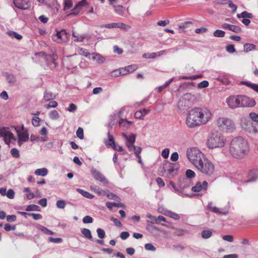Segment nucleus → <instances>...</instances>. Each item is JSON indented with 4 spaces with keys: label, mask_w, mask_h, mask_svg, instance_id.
<instances>
[{
    "label": "nucleus",
    "mask_w": 258,
    "mask_h": 258,
    "mask_svg": "<svg viewBox=\"0 0 258 258\" xmlns=\"http://www.w3.org/2000/svg\"><path fill=\"white\" fill-rule=\"evenodd\" d=\"M211 117V113L207 108L195 107L189 111L186 118V124L192 128L206 124Z\"/></svg>",
    "instance_id": "f257e3e1"
},
{
    "label": "nucleus",
    "mask_w": 258,
    "mask_h": 258,
    "mask_svg": "<svg viewBox=\"0 0 258 258\" xmlns=\"http://www.w3.org/2000/svg\"><path fill=\"white\" fill-rule=\"evenodd\" d=\"M249 150L247 141L242 137H235L230 142L229 152L235 158H242L249 152Z\"/></svg>",
    "instance_id": "f03ea898"
},
{
    "label": "nucleus",
    "mask_w": 258,
    "mask_h": 258,
    "mask_svg": "<svg viewBox=\"0 0 258 258\" xmlns=\"http://www.w3.org/2000/svg\"><path fill=\"white\" fill-rule=\"evenodd\" d=\"M226 103L231 109L239 107H251L255 105L254 99L245 95H232L226 99Z\"/></svg>",
    "instance_id": "7ed1b4c3"
},
{
    "label": "nucleus",
    "mask_w": 258,
    "mask_h": 258,
    "mask_svg": "<svg viewBox=\"0 0 258 258\" xmlns=\"http://www.w3.org/2000/svg\"><path fill=\"white\" fill-rule=\"evenodd\" d=\"M186 156L195 167L205 158L204 154L197 148L188 149L186 151Z\"/></svg>",
    "instance_id": "20e7f679"
},
{
    "label": "nucleus",
    "mask_w": 258,
    "mask_h": 258,
    "mask_svg": "<svg viewBox=\"0 0 258 258\" xmlns=\"http://www.w3.org/2000/svg\"><path fill=\"white\" fill-rule=\"evenodd\" d=\"M196 167L198 170L206 175H211L214 173L215 170L214 164L205 157Z\"/></svg>",
    "instance_id": "39448f33"
},
{
    "label": "nucleus",
    "mask_w": 258,
    "mask_h": 258,
    "mask_svg": "<svg viewBox=\"0 0 258 258\" xmlns=\"http://www.w3.org/2000/svg\"><path fill=\"white\" fill-rule=\"evenodd\" d=\"M224 144V137L218 133H213L207 142V146L210 149L222 147Z\"/></svg>",
    "instance_id": "423d86ee"
},
{
    "label": "nucleus",
    "mask_w": 258,
    "mask_h": 258,
    "mask_svg": "<svg viewBox=\"0 0 258 258\" xmlns=\"http://www.w3.org/2000/svg\"><path fill=\"white\" fill-rule=\"evenodd\" d=\"M218 126L220 129L226 132H232L235 129L233 122L227 118H221L218 120Z\"/></svg>",
    "instance_id": "0eeeda50"
},
{
    "label": "nucleus",
    "mask_w": 258,
    "mask_h": 258,
    "mask_svg": "<svg viewBox=\"0 0 258 258\" xmlns=\"http://www.w3.org/2000/svg\"><path fill=\"white\" fill-rule=\"evenodd\" d=\"M191 99L192 95L191 94L186 93L184 94L178 101V108L181 111L187 110L190 105V100Z\"/></svg>",
    "instance_id": "6e6552de"
},
{
    "label": "nucleus",
    "mask_w": 258,
    "mask_h": 258,
    "mask_svg": "<svg viewBox=\"0 0 258 258\" xmlns=\"http://www.w3.org/2000/svg\"><path fill=\"white\" fill-rule=\"evenodd\" d=\"M1 137L4 138V141L6 144L7 145L10 144L11 140L14 141L16 140L14 134L5 127H3L0 129V138Z\"/></svg>",
    "instance_id": "1a4fd4ad"
},
{
    "label": "nucleus",
    "mask_w": 258,
    "mask_h": 258,
    "mask_svg": "<svg viewBox=\"0 0 258 258\" xmlns=\"http://www.w3.org/2000/svg\"><path fill=\"white\" fill-rule=\"evenodd\" d=\"M178 168L174 164L166 162L163 165V171L167 173L169 175L173 177L177 174Z\"/></svg>",
    "instance_id": "9d476101"
},
{
    "label": "nucleus",
    "mask_w": 258,
    "mask_h": 258,
    "mask_svg": "<svg viewBox=\"0 0 258 258\" xmlns=\"http://www.w3.org/2000/svg\"><path fill=\"white\" fill-rule=\"evenodd\" d=\"M91 173L93 177L96 180H98L104 184H107L108 181L105 176L98 170L95 168L91 169Z\"/></svg>",
    "instance_id": "9b49d317"
},
{
    "label": "nucleus",
    "mask_w": 258,
    "mask_h": 258,
    "mask_svg": "<svg viewBox=\"0 0 258 258\" xmlns=\"http://www.w3.org/2000/svg\"><path fill=\"white\" fill-rule=\"evenodd\" d=\"M16 7L22 10H27L30 7L31 3L28 0H13Z\"/></svg>",
    "instance_id": "f8f14e48"
},
{
    "label": "nucleus",
    "mask_w": 258,
    "mask_h": 258,
    "mask_svg": "<svg viewBox=\"0 0 258 258\" xmlns=\"http://www.w3.org/2000/svg\"><path fill=\"white\" fill-rule=\"evenodd\" d=\"M207 209L211 210L214 213L222 215H226L228 213V211L227 210L220 209L215 206H213V203L212 202L209 203L207 206Z\"/></svg>",
    "instance_id": "ddd939ff"
},
{
    "label": "nucleus",
    "mask_w": 258,
    "mask_h": 258,
    "mask_svg": "<svg viewBox=\"0 0 258 258\" xmlns=\"http://www.w3.org/2000/svg\"><path fill=\"white\" fill-rule=\"evenodd\" d=\"M208 187V182L206 181L203 182L198 181L196 185L191 187V190L194 192L206 191Z\"/></svg>",
    "instance_id": "4468645a"
},
{
    "label": "nucleus",
    "mask_w": 258,
    "mask_h": 258,
    "mask_svg": "<svg viewBox=\"0 0 258 258\" xmlns=\"http://www.w3.org/2000/svg\"><path fill=\"white\" fill-rule=\"evenodd\" d=\"M258 178V169L253 168L248 172L247 179L245 182H254Z\"/></svg>",
    "instance_id": "2eb2a0df"
},
{
    "label": "nucleus",
    "mask_w": 258,
    "mask_h": 258,
    "mask_svg": "<svg viewBox=\"0 0 258 258\" xmlns=\"http://www.w3.org/2000/svg\"><path fill=\"white\" fill-rule=\"evenodd\" d=\"M221 27L223 29L229 30L236 33H239L241 31V29L240 27L227 23L223 24Z\"/></svg>",
    "instance_id": "dca6fc26"
},
{
    "label": "nucleus",
    "mask_w": 258,
    "mask_h": 258,
    "mask_svg": "<svg viewBox=\"0 0 258 258\" xmlns=\"http://www.w3.org/2000/svg\"><path fill=\"white\" fill-rule=\"evenodd\" d=\"M19 140H22L24 142H27L29 139V134L27 131L21 132L18 129L16 128Z\"/></svg>",
    "instance_id": "f3484780"
},
{
    "label": "nucleus",
    "mask_w": 258,
    "mask_h": 258,
    "mask_svg": "<svg viewBox=\"0 0 258 258\" xmlns=\"http://www.w3.org/2000/svg\"><path fill=\"white\" fill-rule=\"evenodd\" d=\"M85 3V0H83L82 1L78 3L73 9L72 10L70 15H78L80 10H81L84 4Z\"/></svg>",
    "instance_id": "a211bd4d"
},
{
    "label": "nucleus",
    "mask_w": 258,
    "mask_h": 258,
    "mask_svg": "<svg viewBox=\"0 0 258 258\" xmlns=\"http://www.w3.org/2000/svg\"><path fill=\"white\" fill-rule=\"evenodd\" d=\"M119 126L123 130H126L129 128L132 124L131 121H128L126 119H121L119 121Z\"/></svg>",
    "instance_id": "6ab92c4d"
},
{
    "label": "nucleus",
    "mask_w": 258,
    "mask_h": 258,
    "mask_svg": "<svg viewBox=\"0 0 258 258\" xmlns=\"http://www.w3.org/2000/svg\"><path fill=\"white\" fill-rule=\"evenodd\" d=\"M146 229L151 233H154L156 231H161V230L157 226L154 225L152 222L147 221Z\"/></svg>",
    "instance_id": "aec40b11"
},
{
    "label": "nucleus",
    "mask_w": 258,
    "mask_h": 258,
    "mask_svg": "<svg viewBox=\"0 0 258 258\" xmlns=\"http://www.w3.org/2000/svg\"><path fill=\"white\" fill-rule=\"evenodd\" d=\"M191 185L190 179L188 178H183L182 181H180L179 187L182 189L186 188Z\"/></svg>",
    "instance_id": "412c9836"
},
{
    "label": "nucleus",
    "mask_w": 258,
    "mask_h": 258,
    "mask_svg": "<svg viewBox=\"0 0 258 258\" xmlns=\"http://www.w3.org/2000/svg\"><path fill=\"white\" fill-rule=\"evenodd\" d=\"M4 76L6 77L10 86H13L15 83L16 79L13 75L9 73H5Z\"/></svg>",
    "instance_id": "4be33fe9"
},
{
    "label": "nucleus",
    "mask_w": 258,
    "mask_h": 258,
    "mask_svg": "<svg viewBox=\"0 0 258 258\" xmlns=\"http://www.w3.org/2000/svg\"><path fill=\"white\" fill-rule=\"evenodd\" d=\"M108 140H105L104 141V143L107 146L111 147L112 148L115 145L114 138L112 135H111L109 132L107 133Z\"/></svg>",
    "instance_id": "5701e85b"
},
{
    "label": "nucleus",
    "mask_w": 258,
    "mask_h": 258,
    "mask_svg": "<svg viewBox=\"0 0 258 258\" xmlns=\"http://www.w3.org/2000/svg\"><path fill=\"white\" fill-rule=\"evenodd\" d=\"M55 97H56L55 95L53 94L50 91H48L46 90L44 92L43 99L46 101H51V100L55 99Z\"/></svg>",
    "instance_id": "b1692460"
},
{
    "label": "nucleus",
    "mask_w": 258,
    "mask_h": 258,
    "mask_svg": "<svg viewBox=\"0 0 258 258\" xmlns=\"http://www.w3.org/2000/svg\"><path fill=\"white\" fill-rule=\"evenodd\" d=\"M240 84L241 85H245V86L251 88L255 91L258 92V84L251 83L249 82H247V81H241V82H240Z\"/></svg>",
    "instance_id": "393cba45"
},
{
    "label": "nucleus",
    "mask_w": 258,
    "mask_h": 258,
    "mask_svg": "<svg viewBox=\"0 0 258 258\" xmlns=\"http://www.w3.org/2000/svg\"><path fill=\"white\" fill-rule=\"evenodd\" d=\"M93 59L96 61L98 63H103L105 61V58L99 53L93 54Z\"/></svg>",
    "instance_id": "a878e982"
},
{
    "label": "nucleus",
    "mask_w": 258,
    "mask_h": 258,
    "mask_svg": "<svg viewBox=\"0 0 258 258\" xmlns=\"http://www.w3.org/2000/svg\"><path fill=\"white\" fill-rule=\"evenodd\" d=\"M123 137L126 139V143H135L136 141V135L131 134L130 136H127L125 133L122 134Z\"/></svg>",
    "instance_id": "bb28decb"
},
{
    "label": "nucleus",
    "mask_w": 258,
    "mask_h": 258,
    "mask_svg": "<svg viewBox=\"0 0 258 258\" xmlns=\"http://www.w3.org/2000/svg\"><path fill=\"white\" fill-rule=\"evenodd\" d=\"M36 228H37V229L40 230V231H41L42 232H43L44 234H45L46 235H53L54 234L53 232L49 230L48 229H47V228H46L45 227H44L41 225L38 224L36 226Z\"/></svg>",
    "instance_id": "cd10ccee"
},
{
    "label": "nucleus",
    "mask_w": 258,
    "mask_h": 258,
    "mask_svg": "<svg viewBox=\"0 0 258 258\" xmlns=\"http://www.w3.org/2000/svg\"><path fill=\"white\" fill-rule=\"evenodd\" d=\"M106 206L109 209H112L113 207H124V204L121 203H113L107 202L106 203Z\"/></svg>",
    "instance_id": "c85d7f7f"
},
{
    "label": "nucleus",
    "mask_w": 258,
    "mask_h": 258,
    "mask_svg": "<svg viewBox=\"0 0 258 258\" xmlns=\"http://www.w3.org/2000/svg\"><path fill=\"white\" fill-rule=\"evenodd\" d=\"M34 173L36 175L45 176L48 173V170L45 168L37 169L35 170Z\"/></svg>",
    "instance_id": "c756f323"
},
{
    "label": "nucleus",
    "mask_w": 258,
    "mask_h": 258,
    "mask_svg": "<svg viewBox=\"0 0 258 258\" xmlns=\"http://www.w3.org/2000/svg\"><path fill=\"white\" fill-rule=\"evenodd\" d=\"M77 191L79 193L81 194L84 197L88 198L89 199H92L94 197V196L93 195L90 194L88 191L84 190L82 189L77 188Z\"/></svg>",
    "instance_id": "7c9ffc66"
},
{
    "label": "nucleus",
    "mask_w": 258,
    "mask_h": 258,
    "mask_svg": "<svg viewBox=\"0 0 258 258\" xmlns=\"http://www.w3.org/2000/svg\"><path fill=\"white\" fill-rule=\"evenodd\" d=\"M25 210L28 212H30V211L40 212L41 211V209H40V208L38 206H37L36 205L32 204V205H28L26 207Z\"/></svg>",
    "instance_id": "2f4dec72"
},
{
    "label": "nucleus",
    "mask_w": 258,
    "mask_h": 258,
    "mask_svg": "<svg viewBox=\"0 0 258 258\" xmlns=\"http://www.w3.org/2000/svg\"><path fill=\"white\" fill-rule=\"evenodd\" d=\"M244 51L248 52L249 51L256 49V46L253 44L245 43L243 45Z\"/></svg>",
    "instance_id": "473e14b6"
},
{
    "label": "nucleus",
    "mask_w": 258,
    "mask_h": 258,
    "mask_svg": "<svg viewBox=\"0 0 258 258\" xmlns=\"http://www.w3.org/2000/svg\"><path fill=\"white\" fill-rule=\"evenodd\" d=\"M81 232L86 238L93 240L91 232L89 229L85 228H83L81 230Z\"/></svg>",
    "instance_id": "72a5a7b5"
},
{
    "label": "nucleus",
    "mask_w": 258,
    "mask_h": 258,
    "mask_svg": "<svg viewBox=\"0 0 258 258\" xmlns=\"http://www.w3.org/2000/svg\"><path fill=\"white\" fill-rule=\"evenodd\" d=\"M91 189L99 195H105L106 191L102 190L101 188L97 185H93L91 186Z\"/></svg>",
    "instance_id": "f704fd0d"
},
{
    "label": "nucleus",
    "mask_w": 258,
    "mask_h": 258,
    "mask_svg": "<svg viewBox=\"0 0 258 258\" xmlns=\"http://www.w3.org/2000/svg\"><path fill=\"white\" fill-rule=\"evenodd\" d=\"M166 213H164L166 215L169 216L170 217L175 219L178 220L180 218L179 216L176 214V213L173 212L171 211L166 210L165 211Z\"/></svg>",
    "instance_id": "c9c22d12"
},
{
    "label": "nucleus",
    "mask_w": 258,
    "mask_h": 258,
    "mask_svg": "<svg viewBox=\"0 0 258 258\" xmlns=\"http://www.w3.org/2000/svg\"><path fill=\"white\" fill-rule=\"evenodd\" d=\"M52 38L53 41H56L57 43H61L63 41L60 31H57L56 34L52 36Z\"/></svg>",
    "instance_id": "e433bc0d"
},
{
    "label": "nucleus",
    "mask_w": 258,
    "mask_h": 258,
    "mask_svg": "<svg viewBox=\"0 0 258 258\" xmlns=\"http://www.w3.org/2000/svg\"><path fill=\"white\" fill-rule=\"evenodd\" d=\"M8 35L12 37L15 38L18 40H21L22 38V36L17 32L13 31H10L7 33Z\"/></svg>",
    "instance_id": "4c0bfd02"
},
{
    "label": "nucleus",
    "mask_w": 258,
    "mask_h": 258,
    "mask_svg": "<svg viewBox=\"0 0 258 258\" xmlns=\"http://www.w3.org/2000/svg\"><path fill=\"white\" fill-rule=\"evenodd\" d=\"M49 116L50 118L52 120H56L59 117V113L55 110L50 111L49 113Z\"/></svg>",
    "instance_id": "58836bf2"
},
{
    "label": "nucleus",
    "mask_w": 258,
    "mask_h": 258,
    "mask_svg": "<svg viewBox=\"0 0 258 258\" xmlns=\"http://www.w3.org/2000/svg\"><path fill=\"white\" fill-rule=\"evenodd\" d=\"M212 233L210 230H205L201 233V236L204 239H208L212 236Z\"/></svg>",
    "instance_id": "ea45409f"
},
{
    "label": "nucleus",
    "mask_w": 258,
    "mask_h": 258,
    "mask_svg": "<svg viewBox=\"0 0 258 258\" xmlns=\"http://www.w3.org/2000/svg\"><path fill=\"white\" fill-rule=\"evenodd\" d=\"M63 10L66 11L73 6V2L72 0H64L63 3Z\"/></svg>",
    "instance_id": "a19ab883"
},
{
    "label": "nucleus",
    "mask_w": 258,
    "mask_h": 258,
    "mask_svg": "<svg viewBox=\"0 0 258 258\" xmlns=\"http://www.w3.org/2000/svg\"><path fill=\"white\" fill-rule=\"evenodd\" d=\"M225 34V31L221 30H216L213 33L214 36L216 37H223Z\"/></svg>",
    "instance_id": "79ce46f5"
},
{
    "label": "nucleus",
    "mask_w": 258,
    "mask_h": 258,
    "mask_svg": "<svg viewBox=\"0 0 258 258\" xmlns=\"http://www.w3.org/2000/svg\"><path fill=\"white\" fill-rule=\"evenodd\" d=\"M113 8L115 12L119 15H122L123 13V7L121 5H114Z\"/></svg>",
    "instance_id": "37998d69"
},
{
    "label": "nucleus",
    "mask_w": 258,
    "mask_h": 258,
    "mask_svg": "<svg viewBox=\"0 0 258 258\" xmlns=\"http://www.w3.org/2000/svg\"><path fill=\"white\" fill-rule=\"evenodd\" d=\"M246 130L250 133L252 134H256L257 133V128L252 125V124H249L247 125V127L246 128Z\"/></svg>",
    "instance_id": "c03bdc74"
},
{
    "label": "nucleus",
    "mask_w": 258,
    "mask_h": 258,
    "mask_svg": "<svg viewBox=\"0 0 258 258\" xmlns=\"http://www.w3.org/2000/svg\"><path fill=\"white\" fill-rule=\"evenodd\" d=\"M58 103L55 101H51L48 104L44 105L45 108L49 109L51 108H55L57 106Z\"/></svg>",
    "instance_id": "a18cd8bd"
},
{
    "label": "nucleus",
    "mask_w": 258,
    "mask_h": 258,
    "mask_svg": "<svg viewBox=\"0 0 258 258\" xmlns=\"http://www.w3.org/2000/svg\"><path fill=\"white\" fill-rule=\"evenodd\" d=\"M66 203L64 200H59L56 202V206L59 209H64L66 207Z\"/></svg>",
    "instance_id": "49530a36"
},
{
    "label": "nucleus",
    "mask_w": 258,
    "mask_h": 258,
    "mask_svg": "<svg viewBox=\"0 0 258 258\" xmlns=\"http://www.w3.org/2000/svg\"><path fill=\"white\" fill-rule=\"evenodd\" d=\"M11 154L12 156L15 158H19L20 157L19 151L17 148H14L12 149Z\"/></svg>",
    "instance_id": "de8ad7c7"
},
{
    "label": "nucleus",
    "mask_w": 258,
    "mask_h": 258,
    "mask_svg": "<svg viewBox=\"0 0 258 258\" xmlns=\"http://www.w3.org/2000/svg\"><path fill=\"white\" fill-rule=\"evenodd\" d=\"M141 151L142 148L140 147L135 146V147L133 149V151L134 152L135 154L138 159H140L141 158V156L140 155V154L141 153Z\"/></svg>",
    "instance_id": "09e8293b"
},
{
    "label": "nucleus",
    "mask_w": 258,
    "mask_h": 258,
    "mask_svg": "<svg viewBox=\"0 0 258 258\" xmlns=\"http://www.w3.org/2000/svg\"><path fill=\"white\" fill-rule=\"evenodd\" d=\"M107 197L110 200H113L116 201H118L120 200V198L115 194H114L113 193L110 192L108 194L106 195Z\"/></svg>",
    "instance_id": "8fccbe9b"
},
{
    "label": "nucleus",
    "mask_w": 258,
    "mask_h": 258,
    "mask_svg": "<svg viewBox=\"0 0 258 258\" xmlns=\"http://www.w3.org/2000/svg\"><path fill=\"white\" fill-rule=\"evenodd\" d=\"M142 57L145 58H155L156 57V53L155 52L152 53H144Z\"/></svg>",
    "instance_id": "3c124183"
},
{
    "label": "nucleus",
    "mask_w": 258,
    "mask_h": 258,
    "mask_svg": "<svg viewBox=\"0 0 258 258\" xmlns=\"http://www.w3.org/2000/svg\"><path fill=\"white\" fill-rule=\"evenodd\" d=\"M39 2H42L48 6L49 7H51L54 5V3L55 0H38Z\"/></svg>",
    "instance_id": "603ef678"
},
{
    "label": "nucleus",
    "mask_w": 258,
    "mask_h": 258,
    "mask_svg": "<svg viewBox=\"0 0 258 258\" xmlns=\"http://www.w3.org/2000/svg\"><path fill=\"white\" fill-rule=\"evenodd\" d=\"M185 178H188L190 179L191 178H193L195 176V173L194 171L190 169H187L185 172Z\"/></svg>",
    "instance_id": "864d4df0"
},
{
    "label": "nucleus",
    "mask_w": 258,
    "mask_h": 258,
    "mask_svg": "<svg viewBox=\"0 0 258 258\" xmlns=\"http://www.w3.org/2000/svg\"><path fill=\"white\" fill-rule=\"evenodd\" d=\"M209 84L208 81H207L206 80H204V81H203L199 83L198 84V88L199 89L205 88H207V87H208Z\"/></svg>",
    "instance_id": "5fc2aeb1"
},
{
    "label": "nucleus",
    "mask_w": 258,
    "mask_h": 258,
    "mask_svg": "<svg viewBox=\"0 0 258 258\" xmlns=\"http://www.w3.org/2000/svg\"><path fill=\"white\" fill-rule=\"evenodd\" d=\"M73 36L75 38L74 39L75 42H83L85 38V35H83L80 36H78L75 35V33L72 34Z\"/></svg>",
    "instance_id": "6e6d98bb"
},
{
    "label": "nucleus",
    "mask_w": 258,
    "mask_h": 258,
    "mask_svg": "<svg viewBox=\"0 0 258 258\" xmlns=\"http://www.w3.org/2000/svg\"><path fill=\"white\" fill-rule=\"evenodd\" d=\"M97 233V235L99 238L102 239L104 238L105 236V232L104 230L101 228H98L96 230Z\"/></svg>",
    "instance_id": "4d7b16f0"
},
{
    "label": "nucleus",
    "mask_w": 258,
    "mask_h": 258,
    "mask_svg": "<svg viewBox=\"0 0 258 258\" xmlns=\"http://www.w3.org/2000/svg\"><path fill=\"white\" fill-rule=\"evenodd\" d=\"M77 136L80 139L84 138L83 129L82 127H79L76 132Z\"/></svg>",
    "instance_id": "13d9d810"
},
{
    "label": "nucleus",
    "mask_w": 258,
    "mask_h": 258,
    "mask_svg": "<svg viewBox=\"0 0 258 258\" xmlns=\"http://www.w3.org/2000/svg\"><path fill=\"white\" fill-rule=\"evenodd\" d=\"M16 228V225H11L10 224L7 223L5 225L4 229L6 231H10L11 230H14Z\"/></svg>",
    "instance_id": "bf43d9fd"
},
{
    "label": "nucleus",
    "mask_w": 258,
    "mask_h": 258,
    "mask_svg": "<svg viewBox=\"0 0 258 258\" xmlns=\"http://www.w3.org/2000/svg\"><path fill=\"white\" fill-rule=\"evenodd\" d=\"M49 241L54 243H59L62 242V239L61 238H53L52 237H49Z\"/></svg>",
    "instance_id": "052dcab7"
},
{
    "label": "nucleus",
    "mask_w": 258,
    "mask_h": 258,
    "mask_svg": "<svg viewBox=\"0 0 258 258\" xmlns=\"http://www.w3.org/2000/svg\"><path fill=\"white\" fill-rule=\"evenodd\" d=\"M226 50L227 52L230 53H234L236 51L234 46L233 44L227 45L226 47Z\"/></svg>",
    "instance_id": "680f3d73"
},
{
    "label": "nucleus",
    "mask_w": 258,
    "mask_h": 258,
    "mask_svg": "<svg viewBox=\"0 0 258 258\" xmlns=\"http://www.w3.org/2000/svg\"><path fill=\"white\" fill-rule=\"evenodd\" d=\"M40 118L38 117L34 116L32 119V123L34 126L39 125Z\"/></svg>",
    "instance_id": "e2e57ef3"
},
{
    "label": "nucleus",
    "mask_w": 258,
    "mask_h": 258,
    "mask_svg": "<svg viewBox=\"0 0 258 258\" xmlns=\"http://www.w3.org/2000/svg\"><path fill=\"white\" fill-rule=\"evenodd\" d=\"M126 69L128 73H132L136 71L138 69V67L136 64H132L126 66Z\"/></svg>",
    "instance_id": "0e129e2a"
},
{
    "label": "nucleus",
    "mask_w": 258,
    "mask_h": 258,
    "mask_svg": "<svg viewBox=\"0 0 258 258\" xmlns=\"http://www.w3.org/2000/svg\"><path fill=\"white\" fill-rule=\"evenodd\" d=\"M145 248L147 250H151L154 251L156 250L155 247L151 243H147L145 245Z\"/></svg>",
    "instance_id": "69168bd1"
},
{
    "label": "nucleus",
    "mask_w": 258,
    "mask_h": 258,
    "mask_svg": "<svg viewBox=\"0 0 258 258\" xmlns=\"http://www.w3.org/2000/svg\"><path fill=\"white\" fill-rule=\"evenodd\" d=\"M7 197L10 199H13L14 198L15 191L12 189H9L6 193Z\"/></svg>",
    "instance_id": "338daca9"
},
{
    "label": "nucleus",
    "mask_w": 258,
    "mask_h": 258,
    "mask_svg": "<svg viewBox=\"0 0 258 258\" xmlns=\"http://www.w3.org/2000/svg\"><path fill=\"white\" fill-rule=\"evenodd\" d=\"M249 117L253 121L258 122V114L251 112L249 113Z\"/></svg>",
    "instance_id": "774afa93"
}]
</instances>
